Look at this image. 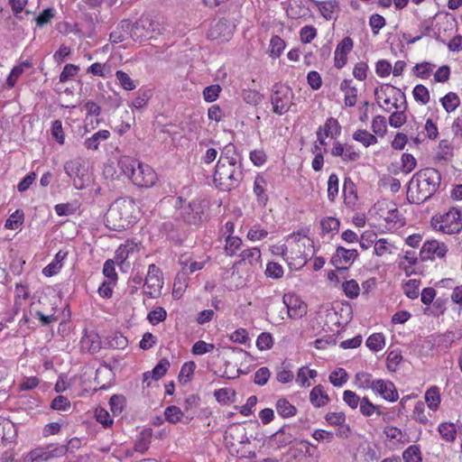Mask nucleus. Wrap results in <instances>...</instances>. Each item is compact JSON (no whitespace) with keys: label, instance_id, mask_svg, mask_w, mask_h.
Returning a JSON list of instances; mask_svg holds the SVG:
<instances>
[{"label":"nucleus","instance_id":"nucleus-1","mask_svg":"<svg viewBox=\"0 0 462 462\" xmlns=\"http://www.w3.org/2000/svg\"><path fill=\"white\" fill-rule=\"evenodd\" d=\"M135 203L131 198H119L109 207L105 215L106 226L113 231L121 232L136 222Z\"/></svg>","mask_w":462,"mask_h":462},{"label":"nucleus","instance_id":"nucleus-2","mask_svg":"<svg viewBox=\"0 0 462 462\" xmlns=\"http://www.w3.org/2000/svg\"><path fill=\"white\" fill-rule=\"evenodd\" d=\"M242 179V171L235 162L218 160L213 174L214 185L222 190H230L235 188Z\"/></svg>","mask_w":462,"mask_h":462},{"label":"nucleus","instance_id":"nucleus-3","mask_svg":"<svg viewBox=\"0 0 462 462\" xmlns=\"http://www.w3.org/2000/svg\"><path fill=\"white\" fill-rule=\"evenodd\" d=\"M287 263L295 268H300L307 263L311 241L306 236L291 234L287 239Z\"/></svg>","mask_w":462,"mask_h":462},{"label":"nucleus","instance_id":"nucleus-4","mask_svg":"<svg viewBox=\"0 0 462 462\" xmlns=\"http://www.w3.org/2000/svg\"><path fill=\"white\" fill-rule=\"evenodd\" d=\"M378 106L386 112L392 109H406L405 95L397 88L383 84L374 89Z\"/></svg>","mask_w":462,"mask_h":462},{"label":"nucleus","instance_id":"nucleus-5","mask_svg":"<svg viewBox=\"0 0 462 462\" xmlns=\"http://www.w3.org/2000/svg\"><path fill=\"white\" fill-rule=\"evenodd\" d=\"M262 266V254L258 247H250L243 250L239 259L233 264V274L236 272L241 275H251Z\"/></svg>","mask_w":462,"mask_h":462},{"label":"nucleus","instance_id":"nucleus-6","mask_svg":"<svg viewBox=\"0 0 462 462\" xmlns=\"http://www.w3.org/2000/svg\"><path fill=\"white\" fill-rule=\"evenodd\" d=\"M434 228L445 234H457L462 229V217L459 209L450 208L448 212L432 218Z\"/></svg>","mask_w":462,"mask_h":462},{"label":"nucleus","instance_id":"nucleus-7","mask_svg":"<svg viewBox=\"0 0 462 462\" xmlns=\"http://www.w3.org/2000/svg\"><path fill=\"white\" fill-rule=\"evenodd\" d=\"M294 94L292 89L286 85H275L271 97L273 112L277 115L287 113L293 105Z\"/></svg>","mask_w":462,"mask_h":462},{"label":"nucleus","instance_id":"nucleus-8","mask_svg":"<svg viewBox=\"0 0 462 462\" xmlns=\"http://www.w3.org/2000/svg\"><path fill=\"white\" fill-rule=\"evenodd\" d=\"M433 193V187L426 184L425 180L419 177V172H416L411 179L408 185V199L411 203L420 204L430 198Z\"/></svg>","mask_w":462,"mask_h":462},{"label":"nucleus","instance_id":"nucleus-9","mask_svg":"<svg viewBox=\"0 0 462 462\" xmlns=\"http://www.w3.org/2000/svg\"><path fill=\"white\" fill-rule=\"evenodd\" d=\"M235 24L226 18L214 20L208 31V38L211 40L228 41L234 32Z\"/></svg>","mask_w":462,"mask_h":462},{"label":"nucleus","instance_id":"nucleus-10","mask_svg":"<svg viewBox=\"0 0 462 462\" xmlns=\"http://www.w3.org/2000/svg\"><path fill=\"white\" fill-rule=\"evenodd\" d=\"M153 22L148 17H141L135 23L131 22V39L142 42L153 37Z\"/></svg>","mask_w":462,"mask_h":462},{"label":"nucleus","instance_id":"nucleus-11","mask_svg":"<svg viewBox=\"0 0 462 462\" xmlns=\"http://www.w3.org/2000/svg\"><path fill=\"white\" fill-rule=\"evenodd\" d=\"M61 448H56V444L40 447L31 450L23 457V462H43L52 457H61Z\"/></svg>","mask_w":462,"mask_h":462},{"label":"nucleus","instance_id":"nucleus-12","mask_svg":"<svg viewBox=\"0 0 462 462\" xmlns=\"http://www.w3.org/2000/svg\"><path fill=\"white\" fill-rule=\"evenodd\" d=\"M447 252L448 246L445 243L432 239L428 240L423 244L420 251V256L422 261H432L436 258H444L447 254Z\"/></svg>","mask_w":462,"mask_h":462},{"label":"nucleus","instance_id":"nucleus-13","mask_svg":"<svg viewBox=\"0 0 462 462\" xmlns=\"http://www.w3.org/2000/svg\"><path fill=\"white\" fill-rule=\"evenodd\" d=\"M134 174L133 183L141 188L152 187L157 180V174L153 169L141 162H139Z\"/></svg>","mask_w":462,"mask_h":462},{"label":"nucleus","instance_id":"nucleus-14","mask_svg":"<svg viewBox=\"0 0 462 462\" xmlns=\"http://www.w3.org/2000/svg\"><path fill=\"white\" fill-rule=\"evenodd\" d=\"M375 395H379L383 400L394 402L399 399L398 391L393 382L386 379H375L371 390Z\"/></svg>","mask_w":462,"mask_h":462},{"label":"nucleus","instance_id":"nucleus-15","mask_svg":"<svg viewBox=\"0 0 462 462\" xmlns=\"http://www.w3.org/2000/svg\"><path fill=\"white\" fill-rule=\"evenodd\" d=\"M283 303L287 308L289 318H303L307 314V305L295 293H285Z\"/></svg>","mask_w":462,"mask_h":462},{"label":"nucleus","instance_id":"nucleus-16","mask_svg":"<svg viewBox=\"0 0 462 462\" xmlns=\"http://www.w3.org/2000/svg\"><path fill=\"white\" fill-rule=\"evenodd\" d=\"M30 291L27 284H15L14 296V315H22V318H28L25 307L29 304Z\"/></svg>","mask_w":462,"mask_h":462},{"label":"nucleus","instance_id":"nucleus-17","mask_svg":"<svg viewBox=\"0 0 462 462\" xmlns=\"http://www.w3.org/2000/svg\"><path fill=\"white\" fill-rule=\"evenodd\" d=\"M357 257V250L338 246L331 258V263L337 269H344L351 265Z\"/></svg>","mask_w":462,"mask_h":462},{"label":"nucleus","instance_id":"nucleus-18","mask_svg":"<svg viewBox=\"0 0 462 462\" xmlns=\"http://www.w3.org/2000/svg\"><path fill=\"white\" fill-rule=\"evenodd\" d=\"M354 42L353 40L346 36L340 41L335 50L334 52V66L337 69H342L346 66L347 62V55L353 50Z\"/></svg>","mask_w":462,"mask_h":462},{"label":"nucleus","instance_id":"nucleus-19","mask_svg":"<svg viewBox=\"0 0 462 462\" xmlns=\"http://www.w3.org/2000/svg\"><path fill=\"white\" fill-rule=\"evenodd\" d=\"M64 171L69 177L74 179V186L78 189L84 188L83 177L84 167L76 160L69 161L64 164Z\"/></svg>","mask_w":462,"mask_h":462},{"label":"nucleus","instance_id":"nucleus-20","mask_svg":"<svg viewBox=\"0 0 462 462\" xmlns=\"http://www.w3.org/2000/svg\"><path fill=\"white\" fill-rule=\"evenodd\" d=\"M136 252H138L137 244L127 240L125 244L120 245L116 249L114 261H116V264L122 268L129 255Z\"/></svg>","mask_w":462,"mask_h":462},{"label":"nucleus","instance_id":"nucleus-21","mask_svg":"<svg viewBox=\"0 0 462 462\" xmlns=\"http://www.w3.org/2000/svg\"><path fill=\"white\" fill-rule=\"evenodd\" d=\"M310 402L315 408H322L330 402V397L324 387L318 384L310 393Z\"/></svg>","mask_w":462,"mask_h":462},{"label":"nucleus","instance_id":"nucleus-22","mask_svg":"<svg viewBox=\"0 0 462 462\" xmlns=\"http://www.w3.org/2000/svg\"><path fill=\"white\" fill-rule=\"evenodd\" d=\"M352 79H343L339 88L344 92V104L346 106L352 107L357 101V88L352 85Z\"/></svg>","mask_w":462,"mask_h":462},{"label":"nucleus","instance_id":"nucleus-23","mask_svg":"<svg viewBox=\"0 0 462 462\" xmlns=\"http://www.w3.org/2000/svg\"><path fill=\"white\" fill-rule=\"evenodd\" d=\"M131 21L130 20H123L117 25V27L111 32L109 35V40L112 43H119L125 41L128 37L131 38Z\"/></svg>","mask_w":462,"mask_h":462},{"label":"nucleus","instance_id":"nucleus-24","mask_svg":"<svg viewBox=\"0 0 462 462\" xmlns=\"http://www.w3.org/2000/svg\"><path fill=\"white\" fill-rule=\"evenodd\" d=\"M184 221L189 225H198L201 221L202 208L200 202H190L182 213Z\"/></svg>","mask_w":462,"mask_h":462},{"label":"nucleus","instance_id":"nucleus-25","mask_svg":"<svg viewBox=\"0 0 462 462\" xmlns=\"http://www.w3.org/2000/svg\"><path fill=\"white\" fill-rule=\"evenodd\" d=\"M266 189H267V180H265V178L263 175L258 174L254 178L253 190H254V194L255 195L259 205L265 206L268 201V195L266 193Z\"/></svg>","mask_w":462,"mask_h":462},{"label":"nucleus","instance_id":"nucleus-26","mask_svg":"<svg viewBox=\"0 0 462 462\" xmlns=\"http://www.w3.org/2000/svg\"><path fill=\"white\" fill-rule=\"evenodd\" d=\"M316 5L326 20L334 19L339 12V3L337 0L320 1L317 2Z\"/></svg>","mask_w":462,"mask_h":462},{"label":"nucleus","instance_id":"nucleus-27","mask_svg":"<svg viewBox=\"0 0 462 462\" xmlns=\"http://www.w3.org/2000/svg\"><path fill=\"white\" fill-rule=\"evenodd\" d=\"M117 165L124 175L133 181L136 167L139 165V161L130 156H122L118 160Z\"/></svg>","mask_w":462,"mask_h":462},{"label":"nucleus","instance_id":"nucleus-28","mask_svg":"<svg viewBox=\"0 0 462 462\" xmlns=\"http://www.w3.org/2000/svg\"><path fill=\"white\" fill-rule=\"evenodd\" d=\"M425 402L428 408L433 411H436L440 405L441 396L440 390L438 386H430L424 394Z\"/></svg>","mask_w":462,"mask_h":462},{"label":"nucleus","instance_id":"nucleus-29","mask_svg":"<svg viewBox=\"0 0 462 462\" xmlns=\"http://www.w3.org/2000/svg\"><path fill=\"white\" fill-rule=\"evenodd\" d=\"M170 362L166 358H162L151 372L143 374V383L147 382L150 378L157 381L161 379L168 371Z\"/></svg>","mask_w":462,"mask_h":462},{"label":"nucleus","instance_id":"nucleus-30","mask_svg":"<svg viewBox=\"0 0 462 462\" xmlns=\"http://www.w3.org/2000/svg\"><path fill=\"white\" fill-rule=\"evenodd\" d=\"M83 349H87L91 354H96L101 349V340L98 334L90 333L85 335L81 339Z\"/></svg>","mask_w":462,"mask_h":462},{"label":"nucleus","instance_id":"nucleus-31","mask_svg":"<svg viewBox=\"0 0 462 462\" xmlns=\"http://www.w3.org/2000/svg\"><path fill=\"white\" fill-rule=\"evenodd\" d=\"M67 254V252H63L61 250L59 251L56 254L54 260L43 268L42 273L46 277H51L58 273L62 267V261L66 258Z\"/></svg>","mask_w":462,"mask_h":462},{"label":"nucleus","instance_id":"nucleus-32","mask_svg":"<svg viewBox=\"0 0 462 462\" xmlns=\"http://www.w3.org/2000/svg\"><path fill=\"white\" fill-rule=\"evenodd\" d=\"M396 246L388 238L377 239L374 246V254L378 257L393 254Z\"/></svg>","mask_w":462,"mask_h":462},{"label":"nucleus","instance_id":"nucleus-33","mask_svg":"<svg viewBox=\"0 0 462 462\" xmlns=\"http://www.w3.org/2000/svg\"><path fill=\"white\" fill-rule=\"evenodd\" d=\"M163 285V278L145 277L143 286L146 287L144 293L152 298L161 295Z\"/></svg>","mask_w":462,"mask_h":462},{"label":"nucleus","instance_id":"nucleus-34","mask_svg":"<svg viewBox=\"0 0 462 462\" xmlns=\"http://www.w3.org/2000/svg\"><path fill=\"white\" fill-rule=\"evenodd\" d=\"M291 441V436L283 430L273 434L268 439V446L273 449H280Z\"/></svg>","mask_w":462,"mask_h":462},{"label":"nucleus","instance_id":"nucleus-35","mask_svg":"<svg viewBox=\"0 0 462 462\" xmlns=\"http://www.w3.org/2000/svg\"><path fill=\"white\" fill-rule=\"evenodd\" d=\"M374 381L370 373L360 371L355 374L353 384L358 389L372 390Z\"/></svg>","mask_w":462,"mask_h":462},{"label":"nucleus","instance_id":"nucleus-36","mask_svg":"<svg viewBox=\"0 0 462 462\" xmlns=\"http://www.w3.org/2000/svg\"><path fill=\"white\" fill-rule=\"evenodd\" d=\"M187 286V271H185V268H182L181 272H179L174 279L172 296L175 299H180Z\"/></svg>","mask_w":462,"mask_h":462},{"label":"nucleus","instance_id":"nucleus-37","mask_svg":"<svg viewBox=\"0 0 462 462\" xmlns=\"http://www.w3.org/2000/svg\"><path fill=\"white\" fill-rule=\"evenodd\" d=\"M160 235L165 236L170 240H173L176 242L180 241V235L178 233V227L171 220H167L162 222L159 226Z\"/></svg>","mask_w":462,"mask_h":462},{"label":"nucleus","instance_id":"nucleus-38","mask_svg":"<svg viewBox=\"0 0 462 462\" xmlns=\"http://www.w3.org/2000/svg\"><path fill=\"white\" fill-rule=\"evenodd\" d=\"M343 196L347 207H354L357 201V193L354 182L348 179L346 180L343 186Z\"/></svg>","mask_w":462,"mask_h":462},{"label":"nucleus","instance_id":"nucleus-39","mask_svg":"<svg viewBox=\"0 0 462 462\" xmlns=\"http://www.w3.org/2000/svg\"><path fill=\"white\" fill-rule=\"evenodd\" d=\"M418 172L419 177L422 178L426 184L433 187V191L435 192L440 180L439 171L433 168H426L419 171Z\"/></svg>","mask_w":462,"mask_h":462},{"label":"nucleus","instance_id":"nucleus-40","mask_svg":"<svg viewBox=\"0 0 462 462\" xmlns=\"http://www.w3.org/2000/svg\"><path fill=\"white\" fill-rule=\"evenodd\" d=\"M110 137V132L108 130H100L95 133L91 137L87 138L84 142V146L88 150L96 151L98 149L101 141L107 140Z\"/></svg>","mask_w":462,"mask_h":462},{"label":"nucleus","instance_id":"nucleus-41","mask_svg":"<svg viewBox=\"0 0 462 462\" xmlns=\"http://www.w3.org/2000/svg\"><path fill=\"white\" fill-rule=\"evenodd\" d=\"M196 367L197 365L193 361H189L182 365L178 375L180 384L186 385L192 380Z\"/></svg>","mask_w":462,"mask_h":462},{"label":"nucleus","instance_id":"nucleus-42","mask_svg":"<svg viewBox=\"0 0 462 462\" xmlns=\"http://www.w3.org/2000/svg\"><path fill=\"white\" fill-rule=\"evenodd\" d=\"M319 129H321V133H323L326 137L330 138H336L341 133V126L339 123L333 117L328 118L324 125Z\"/></svg>","mask_w":462,"mask_h":462},{"label":"nucleus","instance_id":"nucleus-43","mask_svg":"<svg viewBox=\"0 0 462 462\" xmlns=\"http://www.w3.org/2000/svg\"><path fill=\"white\" fill-rule=\"evenodd\" d=\"M420 279H410L402 282V291L403 293L411 300H415L420 295Z\"/></svg>","mask_w":462,"mask_h":462},{"label":"nucleus","instance_id":"nucleus-44","mask_svg":"<svg viewBox=\"0 0 462 462\" xmlns=\"http://www.w3.org/2000/svg\"><path fill=\"white\" fill-rule=\"evenodd\" d=\"M353 139L362 143L365 147H369L378 143L377 136L364 129L356 130L353 134Z\"/></svg>","mask_w":462,"mask_h":462},{"label":"nucleus","instance_id":"nucleus-45","mask_svg":"<svg viewBox=\"0 0 462 462\" xmlns=\"http://www.w3.org/2000/svg\"><path fill=\"white\" fill-rule=\"evenodd\" d=\"M317 375L316 370L302 366L298 370L296 382L300 387H310V382L309 379H314Z\"/></svg>","mask_w":462,"mask_h":462},{"label":"nucleus","instance_id":"nucleus-46","mask_svg":"<svg viewBox=\"0 0 462 462\" xmlns=\"http://www.w3.org/2000/svg\"><path fill=\"white\" fill-rule=\"evenodd\" d=\"M440 103L447 113L454 112L460 105V98L455 92H448L440 98Z\"/></svg>","mask_w":462,"mask_h":462},{"label":"nucleus","instance_id":"nucleus-47","mask_svg":"<svg viewBox=\"0 0 462 462\" xmlns=\"http://www.w3.org/2000/svg\"><path fill=\"white\" fill-rule=\"evenodd\" d=\"M340 222L338 219L328 217L320 221V228L322 234L325 236H332L337 233Z\"/></svg>","mask_w":462,"mask_h":462},{"label":"nucleus","instance_id":"nucleus-48","mask_svg":"<svg viewBox=\"0 0 462 462\" xmlns=\"http://www.w3.org/2000/svg\"><path fill=\"white\" fill-rule=\"evenodd\" d=\"M286 47L285 42L278 35L272 36L269 44V55L273 58H279Z\"/></svg>","mask_w":462,"mask_h":462},{"label":"nucleus","instance_id":"nucleus-49","mask_svg":"<svg viewBox=\"0 0 462 462\" xmlns=\"http://www.w3.org/2000/svg\"><path fill=\"white\" fill-rule=\"evenodd\" d=\"M404 462H422V454L419 445H411L402 452Z\"/></svg>","mask_w":462,"mask_h":462},{"label":"nucleus","instance_id":"nucleus-50","mask_svg":"<svg viewBox=\"0 0 462 462\" xmlns=\"http://www.w3.org/2000/svg\"><path fill=\"white\" fill-rule=\"evenodd\" d=\"M359 411L365 417H371L373 414H381L380 407L374 404L366 396L362 397L359 404Z\"/></svg>","mask_w":462,"mask_h":462},{"label":"nucleus","instance_id":"nucleus-51","mask_svg":"<svg viewBox=\"0 0 462 462\" xmlns=\"http://www.w3.org/2000/svg\"><path fill=\"white\" fill-rule=\"evenodd\" d=\"M277 412L283 418H289L296 414L297 409L288 400L282 398L276 402Z\"/></svg>","mask_w":462,"mask_h":462},{"label":"nucleus","instance_id":"nucleus-52","mask_svg":"<svg viewBox=\"0 0 462 462\" xmlns=\"http://www.w3.org/2000/svg\"><path fill=\"white\" fill-rule=\"evenodd\" d=\"M24 213L22 209H16L10 217L6 219L5 227L6 229L15 230L18 229L23 223Z\"/></svg>","mask_w":462,"mask_h":462},{"label":"nucleus","instance_id":"nucleus-53","mask_svg":"<svg viewBox=\"0 0 462 462\" xmlns=\"http://www.w3.org/2000/svg\"><path fill=\"white\" fill-rule=\"evenodd\" d=\"M328 380L335 387H342L348 380V374L344 368H337L330 373Z\"/></svg>","mask_w":462,"mask_h":462},{"label":"nucleus","instance_id":"nucleus-54","mask_svg":"<svg viewBox=\"0 0 462 462\" xmlns=\"http://www.w3.org/2000/svg\"><path fill=\"white\" fill-rule=\"evenodd\" d=\"M453 146L448 140H441L439 143L438 151H437V158L439 160L448 161L453 157Z\"/></svg>","mask_w":462,"mask_h":462},{"label":"nucleus","instance_id":"nucleus-55","mask_svg":"<svg viewBox=\"0 0 462 462\" xmlns=\"http://www.w3.org/2000/svg\"><path fill=\"white\" fill-rule=\"evenodd\" d=\"M339 190V179L336 173H331L328 180V199L330 202H334Z\"/></svg>","mask_w":462,"mask_h":462},{"label":"nucleus","instance_id":"nucleus-56","mask_svg":"<svg viewBox=\"0 0 462 462\" xmlns=\"http://www.w3.org/2000/svg\"><path fill=\"white\" fill-rule=\"evenodd\" d=\"M107 344L112 348L124 349L128 345L127 338L120 332H114L106 337Z\"/></svg>","mask_w":462,"mask_h":462},{"label":"nucleus","instance_id":"nucleus-57","mask_svg":"<svg viewBox=\"0 0 462 462\" xmlns=\"http://www.w3.org/2000/svg\"><path fill=\"white\" fill-rule=\"evenodd\" d=\"M439 432L443 439L452 442L456 439L457 430L455 425L449 422H443L439 425Z\"/></svg>","mask_w":462,"mask_h":462},{"label":"nucleus","instance_id":"nucleus-58","mask_svg":"<svg viewBox=\"0 0 462 462\" xmlns=\"http://www.w3.org/2000/svg\"><path fill=\"white\" fill-rule=\"evenodd\" d=\"M384 345V337L381 333L372 334L366 340V346L374 352L382 350Z\"/></svg>","mask_w":462,"mask_h":462},{"label":"nucleus","instance_id":"nucleus-59","mask_svg":"<svg viewBox=\"0 0 462 462\" xmlns=\"http://www.w3.org/2000/svg\"><path fill=\"white\" fill-rule=\"evenodd\" d=\"M371 128L375 136H384L387 132L385 117L383 116H374L372 120Z\"/></svg>","mask_w":462,"mask_h":462},{"label":"nucleus","instance_id":"nucleus-60","mask_svg":"<svg viewBox=\"0 0 462 462\" xmlns=\"http://www.w3.org/2000/svg\"><path fill=\"white\" fill-rule=\"evenodd\" d=\"M268 236V231L262 227L259 224L254 225L246 234L248 240L257 242L264 239Z\"/></svg>","mask_w":462,"mask_h":462},{"label":"nucleus","instance_id":"nucleus-61","mask_svg":"<svg viewBox=\"0 0 462 462\" xmlns=\"http://www.w3.org/2000/svg\"><path fill=\"white\" fill-rule=\"evenodd\" d=\"M446 310V300L440 298H438L436 300H434L429 307L425 309L424 313L426 315H432V316H440L444 314V311Z\"/></svg>","mask_w":462,"mask_h":462},{"label":"nucleus","instance_id":"nucleus-62","mask_svg":"<svg viewBox=\"0 0 462 462\" xmlns=\"http://www.w3.org/2000/svg\"><path fill=\"white\" fill-rule=\"evenodd\" d=\"M242 240L238 236H227L226 238V245L224 247L227 255H234L241 247Z\"/></svg>","mask_w":462,"mask_h":462},{"label":"nucleus","instance_id":"nucleus-63","mask_svg":"<svg viewBox=\"0 0 462 462\" xmlns=\"http://www.w3.org/2000/svg\"><path fill=\"white\" fill-rule=\"evenodd\" d=\"M412 95L414 99L422 105H426L430 102V92L428 88L421 84L416 85L414 87Z\"/></svg>","mask_w":462,"mask_h":462},{"label":"nucleus","instance_id":"nucleus-64","mask_svg":"<svg viewBox=\"0 0 462 462\" xmlns=\"http://www.w3.org/2000/svg\"><path fill=\"white\" fill-rule=\"evenodd\" d=\"M401 162V171L405 174L411 172L417 165V161L414 156L408 152H404L402 155Z\"/></svg>","mask_w":462,"mask_h":462}]
</instances>
